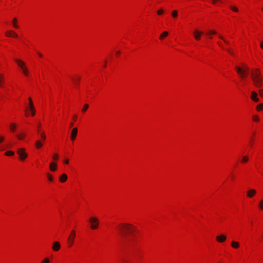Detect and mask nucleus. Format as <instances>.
<instances>
[{"label": "nucleus", "mask_w": 263, "mask_h": 263, "mask_svg": "<svg viewBox=\"0 0 263 263\" xmlns=\"http://www.w3.org/2000/svg\"><path fill=\"white\" fill-rule=\"evenodd\" d=\"M217 43H218V44L219 45V46H220L222 49H224V47H223V46L222 45L221 43H220V42H218Z\"/></svg>", "instance_id": "nucleus-48"}, {"label": "nucleus", "mask_w": 263, "mask_h": 263, "mask_svg": "<svg viewBox=\"0 0 263 263\" xmlns=\"http://www.w3.org/2000/svg\"><path fill=\"white\" fill-rule=\"evenodd\" d=\"M243 70H245V73H247L248 72V68L246 67H245L244 68H242Z\"/></svg>", "instance_id": "nucleus-47"}, {"label": "nucleus", "mask_w": 263, "mask_h": 263, "mask_svg": "<svg viewBox=\"0 0 263 263\" xmlns=\"http://www.w3.org/2000/svg\"><path fill=\"white\" fill-rule=\"evenodd\" d=\"M37 54H38V55H39L40 57H42V55L40 53H39H39H37Z\"/></svg>", "instance_id": "nucleus-54"}, {"label": "nucleus", "mask_w": 263, "mask_h": 263, "mask_svg": "<svg viewBox=\"0 0 263 263\" xmlns=\"http://www.w3.org/2000/svg\"><path fill=\"white\" fill-rule=\"evenodd\" d=\"M168 33L167 31H164L162 33V34L160 36V39L162 40L164 37H166L168 36Z\"/></svg>", "instance_id": "nucleus-23"}, {"label": "nucleus", "mask_w": 263, "mask_h": 263, "mask_svg": "<svg viewBox=\"0 0 263 263\" xmlns=\"http://www.w3.org/2000/svg\"><path fill=\"white\" fill-rule=\"evenodd\" d=\"M260 46L263 49V42L261 43Z\"/></svg>", "instance_id": "nucleus-52"}, {"label": "nucleus", "mask_w": 263, "mask_h": 263, "mask_svg": "<svg viewBox=\"0 0 263 263\" xmlns=\"http://www.w3.org/2000/svg\"><path fill=\"white\" fill-rule=\"evenodd\" d=\"M4 139V138L3 136H0V143L3 141Z\"/></svg>", "instance_id": "nucleus-46"}, {"label": "nucleus", "mask_w": 263, "mask_h": 263, "mask_svg": "<svg viewBox=\"0 0 263 263\" xmlns=\"http://www.w3.org/2000/svg\"><path fill=\"white\" fill-rule=\"evenodd\" d=\"M76 237V232L74 230H72L70 233V235L68 239V241L69 243V247L72 246L74 241V239Z\"/></svg>", "instance_id": "nucleus-3"}, {"label": "nucleus", "mask_w": 263, "mask_h": 263, "mask_svg": "<svg viewBox=\"0 0 263 263\" xmlns=\"http://www.w3.org/2000/svg\"><path fill=\"white\" fill-rule=\"evenodd\" d=\"M262 11H263V7H262Z\"/></svg>", "instance_id": "nucleus-58"}, {"label": "nucleus", "mask_w": 263, "mask_h": 263, "mask_svg": "<svg viewBox=\"0 0 263 263\" xmlns=\"http://www.w3.org/2000/svg\"><path fill=\"white\" fill-rule=\"evenodd\" d=\"M226 50L232 55H234V52L230 49H227Z\"/></svg>", "instance_id": "nucleus-38"}, {"label": "nucleus", "mask_w": 263, "mask_h": 263, "mask_svg": "<svg viewBox=\"0 0 263 263\" xmlns=\"http://www.w3.org/2000/svg\"><path fill=\"white\" fill-rule=\"evenodd\" d=\"M77 132L78 129L77 128H74L72 130L70 138L72 141H74L75 140V138L77 134Z\"/></svg>", "instance_id": "nucleus-12"}, {"label": "nucleus", "mask_w": 263, "mask_h": 263, "mask_svg": "<svg viewBox=\"0 0 263 263\" xmlns=\"http://www.w3.org/2000/svg\"><path fill=\"white\" fill-rule=\"evenodd\" d=\"M163 13V10L161 9L160 10H159L158 11H157V13L158 15H162Z\"/></svg>", "instance_id": "nucleus-40"}, {"label": "nucleus", "mask_w": 263, "mask_h": 263, "mask_svg": "<svg viewBox=\"0 0 263 263\" xmlns=\"http://www.w3.org/2000/svg\"><path fill=\"white\" fill-rule=\"evenodd\" d=\"M116 229L119 234L124 239L127 238L128 234H132L136 230V227L130 224L121 223L118 224Z\"/></svg>", "instance_id": "nucleus-1"}, {"label": "nucleus", "mask_w": 263, "mask_h": 263, "mask_svg": "<svg viewBox=\"0 0 263 263\" xmlns=\"http://www.w3.org/2000/svg\"><path fill=\"white\" fill-rule=\"evenodd\" d=\"M231 246L234 248H238L239 247V243L236 241H232L231 242Z\"/></svg>", "instance_id": "nucleus-21"}, {"label": "nucleus", "mask_w": 263, "mask_h": 263, "mask_svg": "<svg viewBox=\"0 0 263 263\" xmlns=\"http://www.w3.org/2000/svg\"><path fill=\"white\" fill-rule=\"evenodd\" d=\"M40 124H39V126H38V127L39 128V127H40Z\"/></svg>", "instance_id": "nucleus-57"}, {"label": "nucleus", "mask_w": 263, "mask_h": 263, "mask_svg": "<svg viewBox=\"0 0 263 263\" xmlns=\"http://www.w3.org/2000/svg\"><path fill=\"white\" fill-rule=\"evenodd\" d=\"M5 35L8 37H17L18 35L16 33L14 32L12 30H9L6 32Z\"/></svg>", "instance_id": "nucleus-8"}, {"label": "nucleus", "mask_w": 263, "mask_h": 263, "mask_svg": "<svg viewBox=\"0 0 263 263\" xmlns=\"http://www.w3.org/2000/svg\"><path fill=\"white\" fill-rule=\"evenodd\" d=\"M50 169L51 171H55L57 169V164L55 162H52L50 164Z\"/></svg>", "instance_id": "nucleus-17"}, {"label": "nucleus", "mask_w": 263, "mask_h": 263, "mask_svg": "<svg viewBox=\"0 0 263 263\" xmlns=\"http://www.w3.org/2000/svg\"><path fill=\"white\" fill-rule=\"evenodd\" d=\"M61 246L60 244L56 241L53 243L52 249L53 250L57 251L60 249Z\"/></svg>", "instance_id": "nucleus-14"}, {"label": "nucleus", "mask_w": 263, "mask_h": 263, "mask_svg": "<svg viewBox=\"0 0 263 263\" xmlns=\"http://www.w3.org/2000/svg\"><path fill=\"white\" fill-rule=\"evenodd\" d=\"M235 69H236L237 73L240 76V77L242 78H243L245 77V74L246 73L245 70H243V69L241 68V67L237 66H235Z\"/></svg>", "instance_id": "nucleus-7"}, {"label": "nucleus", "mask_w": 263, "mask_h": 263, "mask_svg": "<svg viewBox=\"0 0 263 263\" xmlns=\"http://www.w3.org/2000/svg\"><path fill=\"white\" fill-rule=\"evenodd\" d=\"M73 126V123H71L70 124V127H72V126Z\"/></svg>", "instance_id": "nucleus-51"}, {"label": "nucleus", "mask_w": 263, "mask_h": 263, "mask_svg": "<svg viewBox=\"0 0 263 263\" xmlns=\"http://www.w3.org/2000/svg\"><path fill=\"white\" fill-rule=\"evenodd\" d=\"M256 193V191L253 189H250L247 192V196L248 198H251L254 196Z\"/></svg>", "instance_id": "nucleus-6"}, {"label": "nucleus", "mask_w": 263, "mask_h": 263, "mask_svg": "<svg viewBox=\"0 0 263 263\" xmlns=\"http://www.w3.org/2000/svg\"><path fill=\"white\" fill-rule=\"evenodd\" d=\"M230 8L234 12H237L238 11V9L236 7L230 6Z\"/></svg>", "instance_id": "nucleus-33"}, {"label": "nucleus", "mask_w": 263, "mask_h": 263, "mask_svg": "<svg viewBox=\"0 0 263 263\" xmlns=\"http://www.w3.org/2000/svg\"><path fill=\"white\" fill-rule=\"evenodd\" d=\"M28 100H29V109L30 110H32L33 109V107L34 106V105H33V102L32 101V99L30 97H29L28 98Z\"/></svg>", "instance_id": "nucleus-18"}, {"label": "nucleus", "mask_w": 263, "mask_h": 263, "mask_svg": "<svg viewBox=\"0 0 263 263\" xmlns=\"http://www.w3.org/2000/svg\"><path fill=\"white\" fill-rule=\"evenodd\" d=\"M42 263H49V260L48 258H46L43 260Z\"/></svg>", "instance_id": "nucleus-41"}, {"label": "nucleus", "mask_w": 263, "mask_h": 263, "mask_svg": "<svg viewBox=\"0 0 263 263\" xmlns=\"http://www.w3.org/2000/svg\"><path fill=\"white\" fill-rule=\"evenodd\" d=\"M14 154V153L12 151H8L5 153V155L7 156H12Z\"/></svg>", "instance_id": "nucleus-25"}, {"label": "nucleus", "mask_w": 263, "mask_h": 263, "mask_svg": "<svg viewBox=\"0 0 263 263\" xmlns=\"http://www.w3.org/2000/svg\"><path fill=\"white\" fill-rule=\"evenodd\" d=\"M65 162V163H66V164H68V163H69V160H68V159H66V160H65V162Z\"/></svg>", "instance_id": "nucleus-49"}, {"label": "nucleus", "mask_w": 263, "mask_h": 263, "mask_svg": "<svg viewBox=\"0 0 263 263\" xmlns=\"http://www.w3.org/2000/svg\"><path fill=\"white\" fill-rule=\"evenodd\" d=\"M257 109L258 111H260L263 109V104H259L257 106Z\"/></svg>", "instance_id": "nucleus-31"}, {"label": "nucleus", "mask_w": 263, "mask_h": 263, "mask_svg": "<svg viewBox=\"0 0 263 263\" xmlns=\"http://www.w3.org/2000/svg\"><path fill=\"white\" fill-rule=\"evenodd\" d=\"M219 37L220 39H222L226 44L229 45L230 44L229 42L228 41H227V40H226V39L223 36L220 35H219Z\"/></svg>", "instance_id": "nucleus-27"}, {"label": "nucleus", "mask_w": 263, "mask_h": 263, "mask_svg": "<svg viewBox=\"0 0 263 263\" xmlns=\"http://www.w3.org/2000/svg\"><path fill=\"white\" fill-rule=\"evenodd\" d=\"M202 34V32L199 31L197 30H195L194 31V36L195 39L197 40H199L201 39V35Z\"/></svg>", "instance_id": "nucleus-11"}, {"label": "nucleus", "mask_w": 263, "mask_h": 263, "mask_svg": "<svg viewBox=\"0 0 263 263\" xmlns=\"http://www.w3.org/2000/svg\"><path fill=\"white\" fill-rule=\"evenodd\" d=\"M53 158L54 159V160H57L58 158V155L57 154H55L53 157Z\"/></svg>", "instance_id": "nucleus-44"}, {"label": "nucleus", "mask_w": 263, "mask_h": 263, "mask_svg": "<svg viewBox=\"0 0 263 263\" xmlns=\"http://www.w3.org/2000/svg\"><path fill=\"white\" fill-rule=\"evenodd\" d=\"M89 107V105L87 104H85L84 105L83 108L82 109V111L85 112Z\"/></svg>", "instance_id": "nucleus-29"}, {"label": "nucleus", "mask_w": 263, "mask_h": 263, "mask_svg": "<svg viewBox=\"0 0 263 263\" xmlns=\"http://www.w3.org/2000/svg\"><path fill=\"white\" fill-rule=\"evenodd\" d=\"M259 208H260L261 209L263 210V199H262V200L260 201V203H259Z\"/></svg>", "instance_id": "nucleus-39"}, {"label": "nucleus", "mask_w": 263, "mask_h": 263, "mask_svg": "<svg viewBox=\"0 0 263 263\" xmlns=\"http://www.w3.org/2000/svg\"><path fill=\"white\" fill-rule=\"evenodd\" d=\"M253 120L254 121H256V122H258L259 121V118L258 117V116L257 115H254L253 116Z\"/></svg>", "instance_id": "nucleus-34"}, {"label": "nucleus", "mask_w": 263, "mask_h": 263, "mask_svg": "<svg viewBox=\"0 0 263 263\" xmlns=\"http://www.w3.org/2000/svg\"><path fill=\"white\" fill-rule=\"evenodd\" d=\"M211 1L213 4H216L217 2H221V0H211Z\"/></svg>", "instance_id": "nucleus-43"}, {"label": "nucleus", "mask_w": 263, "mask_h": 263, "mask_svg": "<svg viewBox=\"0 0 263 263\" xmlns=\"http://www.w3.org/2000/svg\"><path fill=\"white\" fill-rule=\"evenodd\" d=\"M105 64H104V67L106 66V63H107V61H105Z\"/></svg>", "instance_id": "nucleus-56"}, {"label": "nucleus", "mask_w": 263, "mask_h": 263, "mask_svg": "<svg viewBox=\"0 0 263 263\" xmlns=\"http://www.w3.org/2000/svg\"><path fill=\"white\" fill-rule=\"evenodd\" d=\"M22 70L23 71V73L25 76H27L28 75V69L26 67H23V69Z\"/></svg>", "instance_id": "nucleus-28"}, {"label": "nucleus", "mask_w": 263, "mask_h": 263, "mask_svg": "<svg viewBox=\"0 0 263 263\" xmlns=\"http://www.w3.org/2000/svg\"><path fill=\"white\" fill-rule=\"evenodd\" d=\"M226 240V237L223 234H221L219 236H217L216 237V240L220 242V243H223Z\"/></svg>", "instance_id": "nucleus-9"}, {"label": "nucleus", "mask_w": 263, "mask_h": 263, "mask_svg": "<svg viewBox=\"0 0 263 263\" xmlns=\"http://www.w3.org/2000/svg\"><path fill=\"white\" fill-rule=\"evenodd\" d=\"M12 24L14 28H18L19 26L17 24V19L16 18H14L12 20Z\"/></svg>", "instance_id": "nucleus-19"}, {"label": "nucleus", "mask_w": 263, "mask_h": 263, "mask_svg": "<svg viewBox=\"0 0 263 263\" xmlns=\"http://www.w3.org/2000/svg\"><path fill=\"white\" fill-rule=\"evenodd\" d=\"M251 78L255 86L258 88L262 86L263 78L259 69H255L251 72Z\"/></svg>", "instance_id": "nucleus-2"}, {"label": "nucleus", "mask_w": 263, "mask_h": 263, "mask_svg": "<svg viewBox=\"0 0 263 263\" xmlns=\"http://www.w3.org/2000/svg\"><path fill=\"white\" fill-rule=\"evenodd\" d=\"M30 111H31L32 115L34 116L35 115V107H33V109L30 110Z\"/></svg>", "instance_id": "nucleus-42"}, {"label": "nucleus", "mask_w": 263, "mask_h": 263, "mask_svg": "<svg viewBox=\"0 0 263 263\" xmlns=\"http://www.w3.org/2000/svg\"><path fill=\"white\" fill-rule=\"evenodd\" d=\"M217 33L215 31V30H210L209 31H208L207 33H206V34L208 35H209L210 36L211 35H212V34H216Z\"/></svg>", "instance_id": "nucleus-26"}, {"label": "nucleus", "mask_w": 263, "mask_h": 263, "mask_svg": "<svg viewBox=\"0 0 263 263\" xmlns=\"http://www.w3.org/2000/svg\"><path fill=\"white\" fill-rule=\"evenodd\" d=\"M76 119H77V116L75 115V116H74V117H73V119H74V120H76Z\"/></svg>", "instance_id": "nucleus-55"}, {"label": "nucleus", "mask_w": 263, "mask_h": 263, "mask_svg": "<svg viewBox=\"0 0 263 263\" xmlns=\"http://www.w3.org/2000/svg\"><path fill=\"white\" fill-rule=\"evenodd\" d=\"M122 263H127V261L126 260H125V259H123L122 260Z\"/></svg>", "instance_id": "nucleus-50"}, {"label": "nucleus", "mask_w": 263, "mask_h": 263, "mask_svg": "<svg viewBox=\"0 0 263 263\" xmlns=\"http://www.w3.org/2000/svg\"><path fill=\"white\" fill-rule=\"evenodd\" d=\"M67 179V176L65 174H63L60 177V181L61 182H64Z\"/></svg>", "instance_id": "nucleus-16"}, {"label": "nucleus", "mask_w": 263, "mask_h": 263, "mask_svg": "<svg viewBox=\"0 0 263 263\" xmlns=\"http://www.w3.org/2000/svg\"><path fill=\"white\" fill-rule=\"evenodd\" d=\"M80 77H79L78 78V79H73V81H74V84H75L76 85H78V84H79V81H80Z\"/></svg>", "instance_id": "nucleus-35"}, {"label": "nucleus", "mask_w": 263, "mask_h": 263, "mask_svg": "<svg viewBox=\"0 0 263 263\" xmlns=\"http://www.w3.org/2000/svg\"><path fill=\"white\" fill-rule=\"evenodd\" d=\"M120 54V51H117V52H116V54H117V55H119Z\"/></svg>", "instance_id": "nucleus-53"}, {"label": "nucleus", "mask_w": 263, "mask_h": 263, "mask_svg": "<svg viewBox=\"0 0 263 263\" xmlns=\"http://www.w3.org/2000/svg\"><path fill=\"white\" fill-rule=\"evenodd\" d=\"M259 94L260 95L263 97V90L262 89H260L259 90Z\"/></svg>", "instance_id": "nucleus-45"}, {"label": "nucleus", "mask_w": 263, "mask_h": 263, "mask_svg": "<svg viewBox=\"0 0 263 263\" xmlns=\"http://www.w3.org/2000/svg\"><path fill=\"white\" fill-rule=\"evenodd\" d=\"M89 222L91 223V228L92 229H96L98 226V220L95 217H91L89 219Z\"/></svg>", "instance_id": "nucleus-4"}, {"label": "nucleus", "mask_w": 263, "mask_h": 263, "mask_svg": "<svg viewBox=\"0 0 263 263\" xmlns=\"http://www.w3.org/2000/svg\"><path fill=\"white\" fill-rule=\"evenodd\" d=\"M17 127V126L14 123H11L10 125V129L12 131V132H14L15 130L16 129Z\"/></svg>", "instance_id": "nucleus-20"}, {"label": "nucleus", "mask_w": 263, "mask_h": 263, "mask_svg": "<svg viewBox=\"0 0 263 263\" xmlns=\"http://www.w3.org/2000/svg\"><path fill=\"white\" fill-rule=\"evenodd\" d=\"M15 62L18 64V66L22 69L23 67H26L25 63L21 60L15 59Z\"/></svg>", "instance_id": "nucleus-13"}, {"label": "nucleus", "mask_w": 263, "mask_h": 263, "mask_svg": "<svg viewBox=\"0 0 263 263\" xmlns=\"http://www.w3.org/2000/svg\"><path fill=\"white\" fill-rule=\"evenodd\" d=\"M172 15L173 17H176L177 16V11L174 10L172 13Z\"/></svg>", "instance_id": "nucleus-36"}, {"label": "nucleus", "mask_w": 263, "mask_h": 263, "mask_svg": "<svg viewBox=\"0 0 263 263\" xmlns=\"http://www.w3.org/2000/svg\"><path fill=\"white\" fill-rule=\"evenodd\" d=\"M25 136L23 134L17 135V137L20 140H22L24 138Z\"/></svg>", "instance_id": "nucleus-37"}, {"label": "nucleus", "mask_w": 263, "mask_h": 263, "mask_svg": "<svg viewBox=\"0 0 263 263\" xmlns=\"http://www.w3.org/2000/svg\"><path fill=\"white\" fill-rule=\"evenodd\" d=\"M43 146V142L41 140H38L35 142V147L37 149H40Z\"/></svg>", "instance_id": "nucleus-15"}, {"label": "nucleus", "mask_w": 263, "mask_h": 263, "mask_svg": "<svg viewBox=\"0 0 263 263\" xmlns=\"http://www.w3.org/2000/svg\"><path fill=\"white\" fill-rule=\"evenodd\" d=\"M257 93L255 91H252L251 95V99L255 102H258L259 101V99L257 97Z\"/></svg>", "instance_id": "nucleus-10"}, {"label": "nucleus", "mask_w": 263, "mask_h": 263, "mask_svg": "<svg viewBox=\"0 0 263 263\" xmlns=\"http://www.w3.org/2000/svg\"><path fill=\"white\" fill-rule=\"evenodd\" d=\"M248 160H249V157L248 156H247V155L243 156L242 157L241 162L242 163H245L248 162Z\"/></svg>", "instance_id": "nucleus-22"}, {"label": "nucleus", "mask_w": 263, "mask_h": 263, "mask_svg": "<svg viewBox=\"0 0 263 263\" xmlns=\"http://www.w3.org/2000/svg\"><path fill=\"white\" fill-rule=\"evenodd\" d=\"M47 175L49 181H52L53 180V177L52 176L51 174L48 173L47 174Z\"/></svg>", "instance_id": "nucleus-32"}, {"label": "nucleus", "mask_w": 263, "mask_h": 263, "mask_svg": "<svg viewBox=\"0 0 263 263\" xmlns=\"http://www.w3.org/2000/svg\"><path fill=\"white\" fill-rule=\"evenodd\" d=\"M4 76L2 74H0V86L2 87L3 84Z\"/></svg>", "instance_id": "nucleus-30"}, {"label": "nucleus", "mask_w": 263, "mask_h": 263, "mask_svg": "<svg viewBox=\"0 0 263 263\" xmlns=\"http://www.w3.org/2000/svg\"><path fill=\"white\" fill-rule=\"evenodd\" d=\"M40 134L41 138L42 139V141H44L46 138V136L45 133L44 132H40Z\"/></svg>", "instance_id": "nucleus-24"}, {"label": "nucleus", "mask_w": 263, "mask_h": 263, "mask_svg": "<svg viewBox=\"0 0 263 263\" xmlns=\"http://www.w3.org/2000/svg\"><path fill=\"white\" fill-rule=\"evenodd\" d=\"M17 153L20 156V159L21 160H24L27 157V154L25 153L24 148L18 149Z\"/></svg>", "instance_id": "nucleus-5"}]
</instances>
